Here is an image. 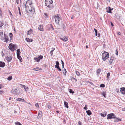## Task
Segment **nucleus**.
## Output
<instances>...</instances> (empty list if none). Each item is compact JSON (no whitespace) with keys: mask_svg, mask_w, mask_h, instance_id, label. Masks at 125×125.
I'll return each instance as SVG.
<instances>
[{"mask_svg":"<svg viewBox=\"0 0 125 125\" xmlns=\"http://www.w3.org/2000/svg\"><path fill=\"white\" fill-rule=\"evenodd\" d=\"M94 31L95 32V35L96 36H97V30L95 28L94 29Z\"/></svg>","mask_w":125,"mask_h":125,"instance_id":"nucleus-42","label":"nucleus"},{"mask_svg":"<svg viewBox=\"0 0 125 125\" xmlns=\"http://www.w3.org/2000/svg\"><path fill=\"white\" fill-rule=\"evenodd\" d=\"M9 35L10 36V37L11 38V37L13 36L12 33H10L9 34Z\"/></svg>","mask_w":125,"mask_h":125,"instance_id":"nucleus-47","label":"nucleus"},{"mask_svg":"<svg viewBox=\"0 0 125 125\" xmlns=\"http://www.w3.org/2000/svg\"><path fill=\"white\" fill-rule=\"evenodd\" d=\"M55 21L56 23L58 25H60L59 21H60V17L58 15H56L55 17Z\"/></svg>","mask_w":125,"mask_h":125,"instance_id":"nucleus-7","label":"nucleus"},{"mask_svg":"<svg viewBox=\"0 0 125 125\" xmlns=\"http://www.w3.org/2000/svg\"><path fill=\"white\" fill-rule=\"evenodd\" d=\"M64 107H66L67 108H69V106H68V103L65 101L64 102Z\"/></svg>","mask_w":125,"mask_h":125,"instance_id":"nucleus-20","label":"nucleus"},{"mask_svg":"<svg viewBox=\"0 0 125 125\" xmlns=\"http://www.w3.org/2000/svg\"><path fill=\"white\" fill-rule=\"evenodd\" d=\"M12 79V77L11 76H10L8 77L7 78L8 80L9 81L11 80Z\"/></svg>","mask_w":125,"mask_h":125,"instance_id":"nucleus-35","label":"nucleus"},{"mask_svg":"<svg viewBox=\"0 0 125 125\" xmlns=\"http://www.w3.org/2000/svg\"><path fill=\"white\" fill-rule=\"evenodd\" d=\"M26 11L28 14L31 13L34 14L35 11V8L33 6H25Z\"/></svg>","mask_w":125,"mask_h":125,"instance_id":"nucleus-1","label":"nucleus"},{"mask_svg":"<svg viewBox=\"0 0 125 125\" xmlns=\"http://www.w3.org/2000/svg\"><path fill=\"white\" fill-rule=\"evenodd\" d=\"M113 8H111L109 7H107L106 8V12L109 13H112V11L113 10Z\"/></svg>","mask_w":125,"mask_h":125,"instance_id":"nucleus-11","label":"nucleus"},{"mask_svg":"<svg viewBox=\"0 0 125 125\" xmlns=\"http://www.w3.org/2000/svg\"><path fill=\"white\" fill-rule=\"evenodd\" d=\"M110 23H111V25L112 26H114V25L113 24V23L112 22H111Z\"/></svg>","mask_w":125,"mask_h":125,"instance_id":"nucleus-59","label":"nucleus"},{"mask_svg":"<svg viewBox=\"0 0 125 125\" xmlns=\"http://www.w3.org/2000/svg\"><path fill=\"white\" fill-rule=\"evenodd\" d=\"M23 86H24V88L25 89L26 91H27L28 89H29V88L27 86H26L25 85H23Z\"/></svg>","mask_w":125,"mask_h":125,"instance_id":"nucleus-30","label":"nucleus"},{"mask_svg":"<svg viewBox=\"0 0 125 125\" xmlns=\"http://www.w3.org/2000/svg\"><path fill=\"white\" fill-rule=\"evenodd\" d=\"M86 112L87 113V114L88 115H90L91 114H92V112L90 110H89L86 111Z\"/></svg>","mask_w":125,"mask_h":125,"instance_id":"nucleus-24","label":"nucleus"},{"mask_svg":"<svg viewBox=\"0 0 125 125\" xmlns=\"http://www.w3.org/2000/svg\"><path fill=\"white\" fill-rule=\"evenodd\" d=\"M50 26L52 29V30H54V29L52 25L51 24L50 25Z\"/></svg>","mask_w":125,"mask_h":125,"instance_id":"nucleus-52","label":"nucleus"},{"mask_svg":"<svg viewBox=\"0 0 125 125\" xmlns=\"http://www.w3.org/2000/svg\"><path fill=\"white\" fill-rule=\"evenodd\" d=\"M109 57V53L108 52L104 51L102 55V59L104 61H105Z\"/></svg>","mask_w":125,"mask_h":125,"instance_id":"nucleus-4","label":"nucleus"},{"mask_svg":"<svg viewBox=\"0 0 125 125\" xmlns=\"http://www.w3.org/2000/svg\"><path fill=\"white\" fill-rule=\"evenodd\" d=\"M75 73L78 76H79L80 75V73L78 71H76L75 72Z\"/></svg>","mask_w":125,"mask_h":125,"instance_id":"nucleus-40","label":"nucleus"},{"mask_svg":"<svg viewBox=\"0 0 125 125\" xmlns=\"http://www.w3.org/2000/svg\"><path fill=\"white\" fill-rule=\"evenodd\" d=\"M117 34L119 35H120L121 34V32H117Z\"/></svg>","mask_w":125,"mask_h":125,"instance_id":"nucleus-63","label":"nucleus"},{"mask_svg":"<svg viewBox=\"0 0 125 125\" xmlns=\"http://www.w3.org/2000/svg\"><path fill=\"white\" fill-rule=\"evenodd\" d=\"M16 100L17 101H21L22 102H25L26 101L23 99L21 98H18L16 99Z\"/></svg>","mask_w":125,"mask_h":125,"instance_id":"nucleus-22","label":"nucleus"},{"mask_svg":"<svg viewBox=\"0 0 125 125\" xmlns=\"http://www.w3.org/2000/svg\"><path fill=\"white\" fill-rule=\"evenodd\" d=\"M17 58L20 60V61H21V60L22 59V58L20 56V54L17 55Z\"/></svg>","mask_w":125,"mask_h":125,"instance_id":"nucleus-34","label":"nucleus"},{"mask_svg":"<svg viewBox=\"0 0 125 125\" xmlns=\"http://www.w3.org/2000/svg\"><path fill=\"white\" fill-rule=\"evenodd\" d=\"M120 91L121 93L123 94H125V87H122L120 88Z\"/></svg>","mask_w":125,"mask_h":125,"instance_id":"nucleus-13","label":"nucleus"},{"mask_svg":"<svg viewBox=\"0 0 125 125\" xmlns=\"http://www.w3.org/2000/svg\"><path fill=\"white\" fill-rule=\"evenodd\" d=\"M25 6H33L32 5V3L31 0H28L26 1L25 4H24Z\"/></svg>","mask_w":125,"mask_h":125,"instance_id":"nucleus-8","label":"nucleus"},{"mask_svg":"<svg viewBox=\"0 0 125 125\" xmlns=\"http://www.w3.org/2000/svg\"><path fill=\"white\" fill-rule=\"evenodd\" d=\"M106 92H103L101 94L104 96V97L106 98Z\"/></svg>","mask_w":125,"mask_h":125,"instance_id":"nucleus-28","label":"nucleus"},{"mask_svg":"<svg viewBox=\"0 0 125 125\" xmlns=\"http://www.w3.org/2000/svg\"><path fill=\"white\" fill-rule=\"evenodd\" d=\"M42 112L41 111H39V113L38 114V116L37 117L38 119H39L41 118L42 115Z\"/></svg>","mask_w":125,"mask_h":125,"instance_id":"nucleus-18","label":"nucleus"},{"mask_svg":"<svg viewBox=\"0 0 125 125\" xmlns=\"http://www.w3.org/2000/svg\"><path fill=\"white\" fill-rule=\"evenodd\" d=\"M62 27H63V29H64V24L63 23L62 24Z\"/></svg>","mask_w":125,"mask_h":125,"instance_id":"nucleus-58","label":"nucleus"},{"mask_svg":"<svg viewBox=\"0 0 125 125\" xmlns=\"http://www.w3.org/2000/svg\"><path fill=\"white\" fill-rule=\"evenodd\" d=\"M69 92L70 93H72V94H73L74 93V92L73 91V90L71 89H69Z\"/></svg>","mask_w":125,"mask_h":125,"instance_id":"nucleus-32","label":"nucleus"},{"mask_svg":"<svg viewBox=\"0 0 125 125\" xmlns=\"http://www.w3.org/2000/svg\"><path fill=\"white\" fill-rule=\"evenodd\" d=\"M0 38L2 41L4 40V38L3 37V33L2 31L0 32Z\"/></svg>","mask_w":125,"mask_h":125,"instance_id":"nucleus-15","label":"nucleus"},{"mask_svg":"<svg viewBox=\"0 0 125 125\" xmlns=\"http://www.w3.org/2000/svg\"><path fill=\"white\" fill-rule=\"evenodd\" d=\"M4 93V92L3 91H0V94H3Z\"/></svg>","mask_w":125,"mask_h":125,"instance_id":"nucleus-56","label":"nucleus"},{"mask_svg":"<svg viewBox=\"0 0 125 125\" xmlns=\"http://www.w3.org/2000/svg\"><path fill=\"white\" fill-rule=\"evenodd\" d=\"M100 115L101 116H102L103 117H105L106 116V114H103L102 113H101Z\"/></svg>","mask_w":125,"mask_h":125,"instance_id":"nucleus-43","label":"nucleus"},{"mask_svg":"<svg viewBox=\"0 0 125 125\" xmlns=\"http://www.w3.org/2000/svg\"><path fill=\"white\" fill-rule=\"evenodd\" d=\"M56 65H55V68L59 66V62L58 61L56 62Z\"/></svg>","mask_w":125,"mask_h":125,"instance_id":"nucleus-29","label":"nucleus"},{"mask_svg":"<svg viewBox=\"0 0 125 125\" xmlns=\"http://www.w3.org/2000/svg\"><path fill=\"white\" fill-rule=\"evenodd\" d=\"M55 68H57V69H58V70L59 71H61V70L60 68V67L59 66L57 67H56Z\"/></svg>","mask_w":125,"mask_h":125,"instance_id":"nucleus-46","label":"nucleus"},{"mask_svg":"<svg viewBox=\"0 0 125 125\" xmlns=\"http://www.w3.org/2000/svg\"><path fill=\"white\" fill-rule=\"evenodd\" d=\"M12 56L11 55L10 57L7 56L6 57V59L8 62H10L12 60Z\"/></svg>","mask_w":125,"mask_h":125,"instance_id":"nucleus-14","label":"nucleus"},{"mask_svg":"<svg viewBox=\"0 0 125 125\" xmlns=\"http://www.w3.org/2000/svg\"><path fill=\"white\" fill-rule=\"evenodd\" d=\"M87 105L86 104L85 105V107H84V109L85 110H86L87 109Z\"/></svg>","mask_w":125,"mask_h":125,"instance_id":"nucleus-45","label":"nucleus"},{"mask_svg":"<svg viewBox=\"0 0 125 125\" xmlns=\"http://www.w3.org/2000/svg\"><path fill=\"white\" fill-rule=\"evenodd\" d=\"M114 122H117L119 121H122L121 119L118 118L117 117L115 116V118H114Z\"/></svg>","mask_w":125,"mask_h":125,"instance_id":"nucleus-12","label":"nucleus"},{"mask_svg":"<svg viewBox=\"0 0 125 125\" xmlns=\"http://www.w3.org/2000/svg\"><path fill=\"white\" fill-rule=\"evenodd\" d=\"M18 9L19 10V13L20 15H21V10L19 7H18Z\"/></svg>","mask_w":125,"mask_h":125,"instance_id":"nucleus-41","label":"nucleus"},{"mask_svg":"<svg viewBox=\"0 0 125 125\" xmlns=\"http://www.w3.org/2000/svg\"><path fill=\"white\" fill-rule=\"evenodd\" d=\"M48 108H49V109H50L51 108V106L50 105H48Z\"/></svg>","mask_w":125,"mask_h":125,"instance_id":"nucleus-61","label":"nucleus"},{"mask_svg":"<svg viewBox=\"0 0 125 125\" xmlns=\"http://www.w3.org/2000/svg\"><path fill=\"white\" fill-rule=\"evenodd\" d=\"M20 86L21 88H24V86H23L25 85H22L21 84H20Z\"/></svg>","mask_w":125,"mask_h":125,"instance_id":"nucleus-54","label":"nucleus"},{"mask_svg":"<svg viewBox=\"0 0 125 125\" xmlns=\"http://www.w3.org/2000/svg\"><path fill=\"white\" fill-rule=\"evenodd\" d=\"M101 69H98L96 71L97 75V76L99 75L101 71Z\"/></svg>","mask_w":125,"mask_h":125,"instance_id":"nucleus-21","label":"nucleus"},{"mask_svg":"<svg viewBox=\"0 0 125 125\" xmlns=\"http://www.w3.org/2000/svg\"><path fill=\"white\" fill-rule=\"evenodd\" d=\"M100 87H101L104 88L105 87V85L104 84H102L100 85Z\"/></svg>","mask_w":125,"mask_h":125,"instance_id":"nucleus-38","label":"nucleus"},{"mask_svg":"<svg viewBox=\"0 0 125 125\" xmlns=\"http://www.w3.org/2000/svg\"><path fill=\"white\" fill-rule=\"evenodd\" d=\"M86 82H87V83H90L91 85H92L93 86H94V84L92 82H89V81H87Z\"/></svg>","mask_w":125,"mask_h":125,"instance_id":"nucleus-39","label":"nucleus"},{"mask_svg":"<svg viewBox=\"0 0 125 125\" xmlns=\"http://www.w3.org/2000/svg\"><path fill=\"white\" fill-rule=\"evenodd\" d=\"M8 47L9 49L12 52L15 50L16 49L18 48L17 45H14L12 43H11L9 44Z\"/></svg>","mask_w":125,"mask_h":125,"instance_id":"nucleus-3","label":"nucleus"},{"mask_svg":"<svg viewBox=\"0 0 125 125\" xmlns=\"http://www.w3.org/2000/svg\"><path fill=\"white\" fill-rule=\"evenodd\" d=\"M25 40L27 42H32L33 41L32 40L28 38H26Z\"/></svg>","mask_w":125,"mask_h":125,"instance_id":"nucleus-23","label":"nucleus"},{"mask_svg":"<svg viewBox=\"0 0 125 125\" xmlns=\"http://www.w3.org/2000/svg\"><path fill=\"white\" fill-rule=\"evenodd\" d=\"M45 6H47L50 9H52L53 7L52 4L53 1L52 0H45Z\"/></svg>","mask_w":125,"mask_h":125,"instance_id":"nucleus-2","label":"nucleus"},{"mask_svg":"<svg viewBox=\"0 0 125 125\" xmlns=\"http://www.w3.org/2000/svg\"><path fill=\"white\" fill-rule=\"evenodd\" d=\"M21 53L20 49H18L17 50V55H20Z\"/></svg>","mask_w":125,"mask_h":125,"instance_id":"nucleus-26","label":"nucleus"},{"mask_svg":"<svg viewBox=\"0 0 125 125\" xmlns=\"http://www.w3.org/2000/svg\"><path fill=\"white\" fill-rule=\"evenodd\" d=\"M5 65V63L1 61H0V67H4Z\"/></svg>","mask_w":125,"mask_h":125,"instance_id":"nucleus-17","label":"nucleus"},{"mask_svg":"<svg viewBox=\"0 0 125 125\" xmlns=\"http://www.w3.org/2000/svg\"><path fill=\"white\" fill-rule=\"evenodd\" d=\"M71 79H74V80H75V82H77V79H76L74 78V77H72Z\"/></svg>","mask_w":125,"mask_h":125,"instance_id":"nucleus-48","label":"nucleus"},{"mask_svg":"<svg viewBox=\"0 0 125 125\" xmlns=\"http://www.w3.org/2000/svg\"><path fill=\"white\" fill-rule=\"evenodd\" d=\"M100 6V5L97 2V9L100 10L101 9V8L99 7Z\"/></svg>","mask_w":125,"mask_h":125,"instance_id":"nucleus-33","label":"nucleus"},{"mask_svg":"<svg viewBox=\"0 0 125 125\" xmlns=\"http://www.w3.org/2000/svg\"><path fill=\"white\" fill-rule=\"evenodd\" d=\"M115 118V115L114 113H111L108 114L107 115V119H114Z\"/></svg>","mask_w":125,"mask_h":125,"instance_id":"nucleus-6","label":"nucleus"},{"mask_svg":"<svg viewBox=\"0 0 125 125\" xmlns=\"http://www.w3.org/2000/svg\"><path fill=\"white\" fill-rule=\"evenodd\" d=\"M122 110L123 111H125V107L123 108L122 109Z\"/></svg>","mask_w":125,"mask_h":125,"instance_id":"nucleus-64","label":"nucleus"},{"mask_svg":"<svg viewBox=\"0 0 125 125\" xmlns=\"http://www.w3.org/2000/svg\"><path fill=\"white\" fill-rule=\"evenodd\" d=\"M35 106L36 107H38V108L39 107V104L38 103H36L35 104Z\"/></svg>","mask_w":125,"mask_h":125,"instance_id":"nucleus-44","label":"nucleus"},{"mask_svg":"<svg viewBox=\"0 0 125 125\" xmlns=\"http://www.w3.org/2000/svg\"><path fill=\"white\" fill-rule=\"evenodd\" d=\"M15 125H22L21 124L18 122H17L15 123Z\"/></svg>","mask_w":125,"mask_h":125,"instance_id":"nucleus-37","label":"nucleus"},{"mask_svg":"<svg viewBox=\"0 0 125 125\" xmlns=\"http://www.w3.org/2000/svg\"><path fill=\"white\" fill-rule=\"evenodd\" d=\"M9 14L10 16H13V15H12V14L11 12V11L10 10H9Z\"/></svg>","mask_w":125,"mask_h":125,"instance_id":"nucleus-50","label":"nucleus"},{"mask_svg":"<svg viewBox=\"0 0 125 125\" xmlns=\"http://www.w3.org/2000/svg\"><path fill=\"white\" fill-rule=\"evenodd\" d=\"M118 52L117 51V49H116V51H115V54L117 56L118 55Z\"/></svg>","mask_w":125,"mask_h":125,"instance_id":"nucleus-49","label":"nucleus"},{"mask_svg":"<svg viewBox=\"0 0 125 125\" xmlns=\"http://www.w3.org/2000/svg\"><path fill=\"white\" fill-rule=\"evenodd\" d=\"M100 35V33H98L97 34L98 37H99Z\"/></svg>","mask_w":125,"mask_h":125,"instance_id":"nucleus-62","label":"nucleus"},{"mask_svg":"<svg viewBox=\"0 0 125 125\" xmlns=\"http://www.w3.org/2000/svg\"><path fill=\"white\" fill-rule=\"evenodd\" d=\"M31 31H28V33H27V34L28 35H30L31 34Z\"/></svg>","mask_w":125,"mask_h":125,"instance_id":"nucleus-53","label":"nucleus"},{"mask_svg":"<svg viewBox=\"0 0 125 125\" xmlns=\"http://www.w3.org/2000/svg\"><path fill=\"white\" fill-rule=\"evenodd\" d=\"M67 72V71H65V72H63V73L64 74V75L65 76L66 75V73Z\"/></svg>","mask_w":125,"mask_h":125,"instance_id":"nucleus-60","label":"nucleus"},{"mask_svg":"<svg viewBox=\"0 0 125 125\" xmlns=\"http://www.w3.org/2000/svg\"><path fill=\"white\" fill-rule=\"evenodd\" d=\"M12 93L15 95H18L20 93V90L19 88H16L11 91Z\"/></svg>","mask_w":125,"mask_h":125,"instance_id":"nucleus-5","label":"nucleus"},{"mask_svg":"<svg viewBox=\"0 0 125 125\" xmlns=\"http://www.w3.org/2000/svg\"><path fill=\"white\" fill-rule=\"evenodd\" d=\"M53 52V51H51L50 52V53L51 54V56H52V53Z\"/></svg>","mask_w":125,"mask_h":125,"instance_id":"nucleus-51","label":"nucleus"},{"mask_svg":"<svg viewBox=\"0 0 125 125\" xmlns=\"http://www.w3.org/2000/svg\"><path fill=\"white\" fill-rule=\"evenodd\" d=\"M78 125H82L81 124L82 123L80 121H79L78 122Z\"/></svg>","mask_w":125,"mask_h":125,"instance_id":"nucleus-57","label":"nucleus"},{"mask_svg":"<svg viewBox=\"0 0 125 125\" xmlns=\"http://www.w3.org/2000/svg\"><path fill=\"white\" fill-rule=\"evenodd\" d=\"M61 61L62 62V65H64V62H63V61L62 60H61Z\"/></svg>","mask_w":125,"mask_h":125,"instance_id":"nucleus-55","label":"nucleus"},{"mask_svg":"<svg viewBox=\"0 0 125 125\" xmlns=\"http://www.w3.org/2000/svg\"><path fill=\"white\" fill-rule=\"evenodd\" d=\"M33 70L34 71H38L41 70V68L39 67H36L33 68Z\"/></svg>","mask_w":125,"mask_h":125,"instance_id":"nucleus-25","label":"nucleus"},{"mask_svg":"<svg viewBox=\"0 0 125 125\" xmlns=\"http://www.w3.org/2000/svg\"><path fill=\"white\" fill-rule=\"evenodd\" d=\"M60 39L62 40L63 41L66 42L68 40V38L66 37H63V38H60Z\"/></svg>","mask_w":125,"mask_h":125,"instance_id":"nucleus-19","label":"nucleus"},{"mask_svg":"<svg viewBox=\"0 0 125 125\" xmlns=\"http://www.w3.org/2000/svg\"><path fill=\"white\" fill-rule=\"evenodd\" d=\"M4 25L3 23V22L0 21V27H1L3 26Z\"/></svg>","mask_w":125,"mask_h":125,"instance_id":"nucleus-36","label":"nucleus"},{"mask_svg":"<svg viewBox=\"0 0 125 125\" xmlns=\"http://www.w3.org/2000/svg\"><path fill=\"white\" fill-rule=\"evenodd\" d=\"M38 29L41 31H43L44 30L43 28V26L42 25H40L38 27Z\"/></svg>","mask_w":125,"mask_h":125,"instance_id":"nucleus-16","label":"nucleus"},{"mask_svg":"<svg viewBox=\"0 0 125 125\" xmlns=\"http://www.w3.org/2000/svg\"><path fill=\"white\" fill-rule=\"evenodd\" d=\"M110 59L109 60V62L110 65H111L112 64L115 62L114 57L112 56L110 57Z\"/></svg>","mask_w":125,"mask_h":125,"instance_id":"nucleus-10","label":"nucleus"},{"mask_svg":"<svg viewBox=\"0 0 125 125\" xmlns=\"http://www.w3.org/2000/svg\"><path fill=\"white\" fill-rule=\"evenodd\" d=\"M5 38V41L4 42H7L9 41L8 37V36H7Z\"/></svg>","mask_w":125,"mask_h":125,"instance_id":"nucleus-31","label":"nucleus"},{"mask_svg":"<svg viewBox=\"0 0 125 125\" xmlns=\"http://www.w3.org/2000/svg\"><path fill=\"white\" fill-rule=\"evenodd\" d=\"M110 76V73L109 72L107 74V80L109 78V76Z\"/></svg>","mask_w":125,"mask_h":125,"instance_id":"nucleus-27","label":"nucleus"},{"mask_svg":"<svg viewBox=\"0 0 125 125\" xmlns=\"http://www.w3.org/2000/svg\"><path fill=\"white\" fill-rule=\"evenodd\" d=\"M43 58V56L41 55H40L37 57H36L34 58V60H35L37 62H39L40 60L42 59Z\"/></svg>","mask_w":125,"mask_h":125,"instance_id":"nucleus-9","label":"nucleus"}]
</instances>
